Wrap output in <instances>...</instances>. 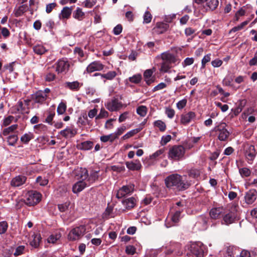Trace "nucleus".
Returning a JSON list of instances; mask_svg holds the SVG:
<instances>
[{
	"instance_id": "nucleus-11",
	"label": "nucleus",
	"mask_w": 257,
	"mask_h": 257,
	"mask_svg": "<svg viewBox=\"0 0 257 257\" xmlns=\"http://www.w3.org/2000/svg\"><path fill=\"white\" fill-rule=\"evenodd\" d=\"M27 180V177L23 175H18L13 178L11 185L13 187H19L24 184Z\"/></svg>"
},
{
	"instance_id": "nucleus-33",
	"label": "nucleus",
	"mask_w": 257,
	"mask_h": 257,
	"mask_svg": "<svg viewBox=\"0 0 257 257\" xmlns=\"http://www.w3.org/2000/svg\"><path fill=\"white\" fill-rule=\"evenodd\" d=\"M116 76V72L114 71L108 72L106 74H101V77L107 80H112Z\"/></svg>"
},
{
	"instance_id": "nucleus-49",
	"label": "nucleus",
	"mask_w": 257,
	"mask_h": 257,
	"mask_svg": "<svg viewBox=\"0 0 257 257\" xmlns=\"http://www.w3.org/2000/svg\"><path fill=\"white\" fill-rule=\"evenodd\" d=\"M210 56H211V54H207L204 56V57L203 58V59L202 60V62H201V64H202L201 68H204L205 67L206 64L210 61V60H211Z\"/></svg>"
},
{
	"instance_id": "nucleus-63",
	"label": "nucleus",
	"mask_w": 257,
	"mask_h": 257,
	"mask_svg": "<svg viewBox=\"0 0 257 257\" xmlns=\"http://www.w3.org/2000/svg\"><path fill=\"white\" fill-rule=\"evenodd\" d=\"M165 113L168 117L172 118L174 116L175 111L172 108H167L166 109Z\"/></svg>"
},
{
	"instance_id": "nucleus-51",
	"label": "nucleus",
	"mask_w": 257,
	"mask_h": 257,
	"mask_svg": "<svg viewBox=\"0 0 257 257\" xmlns=\"http://www.w3.org/2000/svg\"><path fill=\"white\" fill-rule=\"evenodd\" d=\"M8 228V224L5 221L0 222V234H3L6 232Z\"/></svg>"
},
{
	"instance_id": "nucleus-58",
	"label": "nucleus",
	"mask_w": 257,
	"mask_h": 257,
	"mask_svg": "<svg viewBox=\"0 0 257 257\" xmlns=\"http://www.w3.org/2000/svg\"><path fill=\"white\" fill-rule=\"evenodd\" d=\"M122 30V27L120 24L116 25L113 29V32L114 35H118L120 34Z\"/></svg>"
},
{
	"instance_id": "nucleus-47",
	"label": "nucleus",
	"mask_w": 257,
	"mask_h": 257,
	"mask_svg": "<svg viewBox=\"0 0 257 257\" xmlns=\"http://www.w3.org/2000/svg\"><path fill=\"white\" fill-rule=\"evenodd\" d=\"M36 181L41 186H45L48 183V180L45 178H43L41 176H39L37 178Z\"/></svg>"
},
{
	"instance_id": "nucleus-14",
	"label": "nucleus",
	"mask_w": 257,
	"mask_h": 257,
	"mask_svg": "<svg viewBox=\"0 0 257 257\" xmlns=\"http://www.w3.org/2000/svg\"><path fill=\"white\" fill-rule=\"evenodd\" d=\"M47 97V95L43 92L42 90L37 91L33 96L35 102L36 103H43L44 102Z\"/></svg>"
},
{
	"instance_id": "nucleus-41",
	"label": "nucleus",
	"mask_w": 257,
	"mask_h": 257,
	"mask_svg": "<svg viewBox=\"0 0 257 257\" xmlns=\"http://www.w3.org/2000/svg\"><path fill=\"white\" fill-rule=\"evenodd\" d=\"M18 127L17 124H13L8 128H5L3 131V135L4 136L8 135L9 133L13 132Z\"/></svg>"
},
{
	"instance_id": "nucleus-22",
	"label": "nucleus",
	"mask_w": 257,
	"mask_h": 257,
	"mask_svg": "<svg viewBox=\"0 0 257 257\" xmlns=\"http://www.w3.org/2000/svg\"><path fill=\"white\" fill-rule=\"evenodd\" d=\"M64 86L65 88H68L72 91H78L80 87V83L77 81L72 82H66L64 84Z\"/></svg>"
},
{
	"instance_id": "nucleus-39",
	"label": "nucleus",
	"mask_w": 257,
	"mask_h": 257,
	"mask_svg": "<svg viewBox=\"0 0 257 257\" xmlns=\"http://www.w3.org/2000/svg\"><path fill=\"white\" fill-rule=\"evenodd\" d=\"M140 131H141L140 128H136V129L130 131L129 132H128L127 133H126L125 135H124L122 137V138L124 140L133 137L136 134L138 133L139 132H140Z\"/></svg>"
},
{
	"instance_id": "nucleus-31",
	"label": "nucleus",
	"mask_w": 257,
	"mask_h": 257,
	"mask_svg": "<svg viewBox=\"0 0 257 257\" xmlns=\"http://www.w3.org/2000/svg\"><path fill=\"white\" fill-rule=\"evenodd\" d=\"M72 12V9L68 7H64L61 11V15L62 18L68 19Z\"/></svg>"
},
{
	"instance_id": "nucleus-27",
	"label": "nucleus",
	"mask_w": 257,
	"mask_h": 257,
	"mask_svg": "<svg viewBox=\"0 0 257 257\" xmlns=\"http://www.w3.org/2000/svg\"><path fill=\"white\" fill-rule=\"evenodd\" d=\"M33 49L36 54L40 55H42L47 52L46 48L42 45H36L33 47Z\"/></svg>"
},
{
	"instance_id": "nucleus-48",
	"label": "nucleus",
	"mask_w": 257,
	"mask_h": 257,
	"mask_svg": "<svg viewBox=\"0 0 257 257\" xmlns=\"http://www.w3.org/2000/svg\"><path fill=\"white\" fill-rule=\"evenodd\" d=\"M152 16L149 11H146L144 15V23H149L151 22Z\"/></svg>"
},
{
	"instance_id": "nucleus-53",
	"label": "nucleus",
	"mask_w": 257,
	"mask_h": 257,
	"mask_svg": "<svg viewBox=\"0 0 257 257\" xmlns=\"http://www.w3.org/2000/svg\"><path fill=\"white\" fill-rule=\"evenodd\" d=\"M136 248L133 245H127L125 248V252L128 254H134L136 252Z\"/></svg>"
},
{
	"instance_id": "nucleus-6",
	"label": "nucleus",
	"mask_w": 257,
	"mask_h": 257,
	"mask_svg": "<svg viewBox=\"0 0 257 257\" xmlns=\"http://www.w3.org/2000/svg\"><path fill=\"white\" fill-rule=\"evenodd\" d=\"M245 158L248 163L251 164L256 156V150L253 145L247 146L244 153Z\"/></svg>"
},
{
	"instance_id": "nucleus-42",
	"label": "nucleus",
	"mask_w": 257,
	"mask_h": 257,
	"mask_svg": "<svg viewBox=\"0 0 257 257\" xmlns=\"http://www.w3.org/2000/svg\"><path fill=\"white\" fill-rule=\"evenodd\" d=\"M18 138L16 135H12L8 138V143L10 146H14L17 142Z\"/></svg>"
},
{
	"instance_id": "nucleus-24",
	"label": "nucleus",
	"mask_w": 257,
	"mask_h": 257,
	"mask_svg": "<svg viewBox=\"0 0 257 257\" xmlns=\"http://www.w3.org/2000/svg\"><path fill=\"white\" fill-rule=\"evenodd\" d=\"M191 251L196 257H203L204 251L200 246L197 244H193L191 246Z\"/></svg>"
},
{
	"instance_id": "nucleus-57",
	"label": "nucleus",
	"mask_w": 257,
	"mask_h": 257,
	"mask_svg": "<svg viewBox=\"0 0 257 257\" xmlns=\"http://www.w3.org/2000/svg\"><path fill=\"white\" fill-rule=\"evenodd\" d=\"M57 6V4L55 3H51L46 6V12L47 13H50L53 9Z\"/></svg>"
},
{
	"instance_id": "nucleus-29",
	"label": "nucleus",
	"mask_w": 257,
	"mask_h": 257,
	"mask_svg": "<svg viewBox=\"0 0 257 257\" xmlns=\"http://www.w3.org/2000/svg\"><path fill=\"white\" fill-rule=\"evenodd\" d=\"M206 6L211 11L215 10L218 6V0H206Z\"/></svg>"
},
{
	"instance_id": "nucleus-18",
	"label": "nucleus",
	"mask_w": 257,
	"mask_h": 257,
	"mask_svg": "<svg viewBox=\"0 0 257 257\" xmlns=\"http://www.w3.org/2000/svg\"><path fill=\"white\" fill-rule=\"evenodd\" d=\"M69 67V64L67 61L63 60L58 61L57 63L56 71L58 73H61L67 70Z\"/></svg>"
},
{
	"instance_id": "nucleus-2",
	"label": "nucleus",
	"mask_w": 257,
	"mask_h": 257,
	"mask_svg": "<svg viewBox=\"0 0 257 257\" xmlns=\"http://www.w3.org/2000/svg\"><path fill=\"white\" fill-rule=\"evenodd\" d=\"M185 152V148L182 146H174L169 150V157L174 160H179L182 158Z\"/></svg>"
},
{
	"instance_id": "nucleus-46",
	"label": "nucleus",
	"mask_w": 257,
	"mask_h": 257,
	"mask_svg": "<svg viewBox=\"0 0 257 257\" xmlns=\"http://www.w3.org/2000/svg\"><path fill=\"white\" fill-rule=\"evenodd\" d=\"M142 79V76L140 74L135 75L132 77L129 78L130 81L134 83H139Z\"/></svg>"
},
{
	"instance_id": "nucleus-16",
	"label": "nucleus",
	"mask_w": 257,
	"mask_h": 257,
	"mask_svg": "<svg viewBox=\"0 0 257 257\" xmlns=\"http://www.w3.org/2000/svg\"><path fill=\"white\" fill-rule=\"evenodd\" d=\"M77 134V131L75 129L67 127L65 129L62 130L60 134L65 138H71L74 137Z\"/></svg>"
},
{
	"instance_id": "nucleus-21",
	"label": "nucleus",
	"mask_w": 257,
	"mask_h": 257,
	"mask_svg": "<svg viewBox=\"0 0 257 257\" xmlns=\"http://www.w3.org/2000/svg\"><path fill=\"white\" fill-rule=\"evenodd\" d=\"M168 24L164 23H157L156 27L154 28L155 31L158 34H162L166 32L169 28Z\"/></svg>"
},
{
	"instance_id": "nucleus-45",
	"label": "nucleus",
	"mask_w": 257,
	"mask_h": 257,
	"mask_svg": "<svg viewBox=\"0 0 257 257\" xmlns=\"http://www.w3.org/2000/svg\"><path fill=\"white\" fill-rule=\"evenodd\" d=\"M66 109V105L65 103L61 102L57 108V112L58 114H63Z\"/></svg>"
},
{
	"instance_id": "nucleus-3",
	"label": "nucleus",
	"mask_w": 257,
	"mask_h": 257,
	"mask_svg": "<svg viewBox=\"0 0 257 257\" xmlns=\"http://www.w3.org/2000/svg\"><path fill=\"white\" fill-rule=\"evenodd\" d=\"M41 195L36 191H30L27 194V198L25 200L26 204L29 206H34L41 200Z\"/></svg>"
},
{
	"instance_id": "nucleus-19",
	"label": "nucleus",
	"mask_w": 257,
	"mask_h": 257,
	"mask_svg": "<svg viewBox=\"0 0 257 257\" xmlns=\"http://www.w3.org/2000/svg\"><path fill=\"white\" fill-rule=\"evenodd\" d=\"M195 117L194 112L190 111L186 114H182L181 116V122L183 124H186L190 122L191 119Z\"/></svg>"
},
{
	"instance_id": "nucleus-35",
	"label": "nucleus",
	"mask_w": 257,
	"mask_h": 257,
	"mask_svg": "<svg viewBox=\"0 0 257 257\" xmlns=\"http://www.w3.org/2000/svg\"><path fill=\"white\" fill-rule=\"evenodd\" d=\"M147 112V108L146 106L141 105L137 109V113L141 116H145Z\"/></svg>"
},
{
	"instance_id": "nucleus-15",
	"label": "nucleus",
	"mask_w": 257,
	"mask_h": 257,
	"mask_svg": "<svg viewBox=\"0 0 257 257\" xmlns=\"http://www.w3.org/2000/svg\"><path fill=\"white\" fill-rule=\"evenodd\" d=\"M161 58L163 61L170 63H175L177 59L175 56L168 52H166L161 54Z\"/></svg>"
},
{
	"instance_id": "nucleus-54",
	"label": "nucleus",
	"mask_w": 257,
	"mask_h": 257,
	"mask_svg": "<svg viewBox=\"0 0 257 257\" xmlns=\"http://www.w3.org/2000/svg\"><path fill=\"white\" fill-rule=\"evenodd\" d=\"M24 249L25 246L24 245L19 246L16 249L15 252L14 253V255L18 256L23 254Z\"/></svg>"
},
{
	"instance_id": "nucleus-13",
	"label": "nucleus",
	"mask_w": 257,
	"mask_h": 257,
	"mask_svg": "<svg viewBox=\"0 0 257 257\" xmlns=\"http://www.w3.org/2000/svg\"><path fill=\"white\" fill-rule=\"evenodd\" d=\"M235 219V215L234 213L230 211L223 216L222 224L229 225L234 222Z\"/></svg>"
},
{
	"instance_id": "nucleus-37",
	"label": "nucleus",
	"mask_w": 257,
	"mask_h": 257,
	"mask_svg": "<svg viewBox=\"0 0 257 257\" xmlns=\"http://www.w3.org/2000/svg\"><path fill=\"white\" fill-rule=\"evenodd\" d=\"M40 236L39 235H35L32 240L30 241V244L32 246L35 248L39 246L40 241Z\"/></svg>"
},
{
	"instance_id": "nucleus-44",
	"label": "nucleus",
	"mask_w": 257,
	"mask_h": 257,
	"mask_svg": "<svg viewBox=\"0 0 257 257\" xmlns=\"http://www.w3.org/2000/svg\"><path fill=\"white\" fill-rule=\"evenodd\" d=\"M108 116V113L104 109L102 108L98 115L95 117L96 119H101Z\"/></svg>"
},
{
	"instance_id": "nucleus-52",
	"label": "nucleus",
	"mask_w": 257,
	"mask_h": 257,
	"mask_svg": "<svg viewBox=\"0 0 257 257\" xmlns=\"http://www.w3.org/2000/svg\"><path fill=\"white\" fill-rule=\"evenodd\" d=\"M74 18L77 19H80L82 18L84 15V13L82 11V10L80 8H77L75 13L74 14Z\"/></svg>"
},
{
	"instance_id": "nucleus-55",
	"label": "nucleus",
	"mask_w": 257,
	"mask_h": 257,
	"mask_svg": "<svg viewBox=\"0 0 257 257\" xmlns=\"http://www.w3.org/2000/svg\"><path fill=\"white\" fill-rule=\"evenodd\" d=\"M55 115V112L54 111H49L48 112V115L47 116V118H46V122L47 123L52 124V121L53 119V117Z\"/></svg>"
},
{
	"instance_id": "nucleus-23",
	"label": "nucleus",
	"mask_w": 257,
	"mask_h": 257,
	"mask_svg": "<svg viewBox=\"0 0 257 257\" xmlns=\"http://www.w3.org/2000/svg\"><path fill=\"white\" fill-rule=\"evenodd\" d=\"M136 200L134 197H130L122 200V203L127 209H131L136 205Z\"/></svg>"
},
{
	"instance_id": "nucleus-10",
	"label": "nucleus",
	"mask_w": 257,
	"mask_h": 257,
	"mask_svg": "<svg viewBox=\"0 0 257 257\" xmlns=\"http://www.w3.org/2000/svg\"><path fill=\"white\" fill-rule=\"evenodd\" d=\"M225 208L223 207H214L212 208L209 212L210 217L214 219L219 218L221 215L225 212Z\"/></svg>"
},
{
	"instance_id": "nucleus-8",
	"label": "nucleus",
	"mask_w": 257,
	"mask_h": 257,
	"mask_svg": "<svg viewBox=\"0 0 257 257\" xmlns=\"http://www.w3.org/2000/svg\"><path fill=\"white\" fill-rule=\"evenodd\" d=\"M104 68V65L99 61H94L91 63L86 68L88 73H92L96 71H100Z\"/></svg>"
},
{
	"instance_id": "nucleus-61",
	"label": "nucleus",
	"mask_w": 257,
	"mask_h": 257,
	"mask_svg": "<svg viewBox=\"0 0 257 257\" xmlns=\"http://www.w3.org/2000/svg\"><path fill=\"white\" fill-rule=\"evenodd\" d=\"M215 103L217 107L220 108L223 112L226 111L228 109V106L227 104L223 105L220 102H215Z\"/></svg>"
},
{
	"instance_id": "nucleus-62",
	"label": "nucleus",
	"mask_w": 257,
	"mask_h": 257,
	"mask_svg": "<svg viewBox=\"0 0 257 257\" xmlns=\"http://www.w3.org/2000/svg\"><path fill=\"white\" fill-rule=\"evenodd\" d=\"M125 127L123 126L119 128H118L117 130V131L114 133L115 134V137H114L113 139H116L118 138V136L121 135L123 132L125 131Z\"/></svg>"
},
{
	"instance_id": "nucleus-34",
	"label": "nucleus",
	"mask_w": 257,
	"mask_h": 257,
	"mask_svg": "<svg viewBox=\"0 0 257 257\" xmlns=\"http://www.w3.org/2000/svg\"><path fill=\"white\" fill-rule=\"evenodd\" d=\"M172 63L163 61L161 63V68L160 71L163 72H167L168 70L171 68V64Z\"/></svg>"
},
{
	"instance_id": "nucleus-38",
	"label": "nucleus",
	"mask_w": 257,
	"mask_h": 257,
	"mask_svg": "<svg viewBox=\"0 0 257 257\" xmlns=\"http://www.w3.org/2000/svg\"><path fill=\"white\" fill-rule=\"evenodd\" d=\"M61 235L60 233H57L55 235H50L47 239L49 243H55L56 241L60 239Z\"/></svg>"
},
{
	"instance_id": "nucleus-4",
	"label": "nucleus",
	"mask_w": 257,
	"mask_h": 257,
	"mask_svg": "<svg viewBox=\"0 0 257 257\" xmlns=\"http://www.w3.org/2000/svg\"><path fill=\"white\" fill-rule=\"evenodd\" d=\"M85 228L84 226H79L72 229L68 234V238L74 241L79 239L84 234Z\"/></svg>"
},
{
	"instance_id": "nucleus-56",
	"label": "nucleus",
	"mask_w": 257,
	"mask_h": 257,
	"mask_svg": "<svg viewBox=\"0 0 257 257\" xmlns=\"http://www.w3.org/2000/svg\"><path fill=\"white\" fill-rule=\"evenodd\" d=\"M14 119V117L13 116L9 115L4 119L3 121V125L5 126L9 125L13 121Z\"/></svg>"
},
{
	"instance_id": "nucleus-17",
	"label": "nucleus",
	"mask_w": 257,
	"mask_h": 257,
	"mask_svg": "<svg viewBox=\"0 0 257 257\" xmlns=\"http://www.w3.org/2000/svg\"><path fill=\"white\" fill-rule=\"evenodd\" d=\"M126 167L130 170H139L142 168V165L139 160H136L134 161L126 162L125 163Z\"/></svg>"
},
{
	"instance_id": "nucleus-30",
	"label": "nucleus",
	"mask_w": 257,
	"mask_h": 257,
	"mask_svg": "<svg viewBox=\"0 0 257 257\" xmlns=\"http://www.w3.org/2000/svg\"><path fill=\"white\" fill-rule=\"evenodd\" d=\"M188 174L190 177L196 178L200 176V171L196 168H191L188 171Z\"/></svg>"
},
{
	"instance_id": "nucleus-7",
	"label": "nucleus",
	"mask_w": 257,
	"mask_h": 257,
	"mask_svg": "<svg viewBox=\"0 0 257 257\" xmlns=\"http://www.w3.org/2000/svg\"><path fill=\"white\" fill-rule=\"evenodd\" d=\"M106 108L110 111H114L120 109L122 104L117 98H113L111 101L108 102L105 105Z\"/></svg>"
},
{
	"instance_id": "nucleus-50",
	"label": "nucleus",
	"mask_w": 257,
	"mask_h": 257,
	"mask_svg": "<svg viewBox=\"0 0 257 257\" xmlns=\"http://www.w3.org/2000/svg\"><path fill=\"white\" fill-rule=\"evenodd\" d=\"M81 174H80V177L82 180H85L88 177V171L86 168L80 169Z\"/></svg>"
},
{
	"instance_id": "nucleus-64",
	"label": "nucleus",
	"mask_w": 257,
	"mask_h": 257,
	"mask_svg": "<svg viewBox=\"0 0 257 257\" xmlns=\"http://www.w3.org/2000/svg\"><path fill=\"white\" fill-rule=\"evenodd\" d=\"M164 153V150L160 149L158 150L153 154L150 156L151 159H156Z\"/></svg>"
},
{
	"instance_id": "nucleus-60",
	"label": "nucleus",
	"mask_w": 257,
	"mask_h": 257,
	"mask_svg": "<svg viewBox=\"0 0 257 257\" xmlns=\"http://www.w3.org/2000/svg\"><path fill=\"white\" fill-rule=\"evenodd\" d=\"M187 99H183L180 101H179L177 103V108L179 109H181L182 108H183L187 104Z\"/></svg>"
},
{
	"instance_id": "nucleus-28",
	"label": "nucleus",
	"mask_w": 257,
	"mask_h": 257,
	"mask_svg": "<svg viewBox=\"0 0 257 257\" xmlns=\"http://www.w3.org/2000/svg\"><path fill=\"white\" fill-rule=\"evenodd\" d=\"M28 10V7L26 5H23L19 7L17 9L15 10V15L18 17L22 16Z\"/></svg>"
},
{
	"instance_id": "nucleus-26",
	"label": "nucleus",
	"mask_w": 257,
	"mask_h": 257,
	"mask_svg": "<svg viewBox=\"0 0 257 257\" xmlns=\"http://www.w3.org/2000/svg\"><path fill=\"white\" fill-rule=\"evenodd\" d=\"M99 172L100 171L98 170H92L90 172V176L88 177V181L90 183H93L95 182V181L97 180L99 177Z\"/></svg>"
},
{
	"instance_id": "nucleus-25",
	"label": "nucleus",
	"mask_w": 257,
	"mask_h": 257,
	"mask_svg": "<svg viewBox=\"0 0 257 257\" xmlns=\"http://www.w3.org/2000/svg\"><path fill=\"white\" fill-rule=\"evenodd\" d=\"M93 145L91 141H85L79 144L77 148L80 150H89L92 148Z\"/></svg>"
},
{
	"instance_id": "nucleus-1",
	"label": "nucleus",
	"mask_w": 257,
	"mask_h": 257,
	"mask_svg": "<svg viewBox=\"0 0 257 257\" xmlns=\"http://www.w3.org/2000/svg\"><path fill=\"white\" fill-rule=\"evenodd\" d=\"M166 187L174 190L181 191L188 189L191 185V182L183 179V176L178 174H173L165 179Z\"/></svg>"
},
{
	"instance_id": "nucleus-59",
	"label": "nucleus",
	"mask_w": 257,
	"mask_h": 257,
	"mask_svg": "<svg viewBox=\"0 0 257 257\" xmlns=\"http://www.w3.org/2000/svg\"><path fill=\"white\" fill-rule=\"evenodd\" d=\"M69 204V203L66 202L64 204L58 205L59 210L61 212H65V211L68 209Z\"/></svg>"
},
{
	"instance_id": "nucleus-12",
	"label": "nucleus",
	"mask_w": 257,
	"mask_h": 257,
	"mask_svg": "<svg viewBox=\"0 0 257 257\" xmlns=\"http://www.w3.org/2000/svg\"><path fill=\"white\" fill-rule=\"evenodd\" d=\"M132 191L133 188L131 186H123L117 191L116 196L117 198H121Z\"/></svg>"
},
{
	"instance_id": "nucleus-40",
	"label": "nucleus",
	"mask_w": 257,
	"mask_h": 257,
	"mask_svg": "<svg viewBox=\"0 0 257 257\" xmlns=\"http://www.w3.org/2000/svg\"><path fill=\"white\" fill-rule=\"evenodd\" d=\"M240 174L242 177H248L251 174L250 170L247 168H242L239 170Z\"/></svg>"
},
{
	"instance_id": "nucleus-20",
	"label": "nucleus",
	"mask_w": 257,
	"mask_h": 257,
	"mask_svg": "<svg viewBox=\"0 0 257 257\" xmlns=\"http://www.w3.org/2000/svg\"><path fill=\"white\" fill-rule=\"evenodd\" d=\"M82 180L76 183L73 186L72 191L74 193H77L81 192L86 186L87 184Z\"/></svg>"
},
{
	"instance_id": "nucleus-43",
	"label": "nucleus",
	"mask_w": 257,
	"mask_h": 257,
	"mask_svg": "<svg viewBox=\"0 0 257 257\" xmlns=\"http://www.w3.org/2000/svg\"><path fill=\"white\" fill-rule=\"evenodd\" d=\"M181 213V211H176L174 213L173 215L171 217V220L173 222L176 223L179 221Z\"/></svg>"
},
{
	"instance_id": "nucleus-5",
	"label": "nucleus",
	"mask_w": 257,
	"mask_h": 257,
	"mask_svg": "<svg viewBox=\"0 0 257 257\" xmlns=\"http://www.w3.org/2000/svg\"><path fill=\"white\" fill-rule=\"evenodd\" d=\"M226 126L225 123H221L213 129L215 132H219L218 139L221 141H226L229 136L230 133L225 128Z\"/></svg>"
},
{
	"instance_id": "nucleus-36",
	"label": "nucleus",
	"mask_w": 257,
	"mask_h": 257,
	"mask_svg": "<svg viewBox=\"0 0 257 257\" xmlns=\"http://www.w3.org/2000/svg\"><path fill=\"white\" fill-rule=\"evenodd\" d=\"M154 125L158 127L161 132H164L166 128V125L165 122L160 120L155 121Z\"/></svg>"
},
{
	"instance_id": "nucleus-9",
	"label": "nucleus",
	"mask_w": 257,
	"mask_h": 257,
	"mask_svg": "<svg viewBox=\"0 0 257 257\" xmlns=\"http://www.w3.org/2000/svg\"><path fill=\"white\" fill-rule=\"evenodd\" d=\"M257 191L255 189H250L246 193L244 197L245 201L248 204H251L256 200Z\"/></svg>"
},
{
	"instance_id": "nucleus-32",
	"label": "nucleus",
	"mask_w": 257,
	"mask_h": 257,
	"mask_svg": "<svg viewBox=\"0 0 257 257\" xmlns=\"http://www.w3.org/2000/svg\"><path fill=\"white\" fill-rule=\"evenodd\" d=\"M33 134L31 133L25 134L21 138V141L27 144L30 140L33 139Z\"/></svg>"
}]
</instances>
